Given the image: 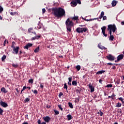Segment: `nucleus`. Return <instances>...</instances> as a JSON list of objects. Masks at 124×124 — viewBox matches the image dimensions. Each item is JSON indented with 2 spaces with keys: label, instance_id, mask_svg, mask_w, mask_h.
<instances>
[{
  "label": "nucleus",
  "instance_id": "1",
  "mask_svg": "<svg viewBox=\"0 0 124 124\" xmlns=\"http://www.w3.org/2000/svg\"><path fill=\"white\" fill-rule=\"evenodd\" d=\"M52 11L53 12L54 16H56V17H58V18L65 16V11L61 7L53 8L52 9Z\"/></svg>",
  "mask_w": 124,
  "mask_h": 124
},
{
  "label": "nucleus",
  "instance_id": "2",
  "mask_svg": "<svg viewBox=\"0 0 124 124\" xmlns=\"http://www.w3.org/2000/svg\"><path fill=\"white\" fill-rule=\"evenodd\" d=\"M108 31L109 34H111L112 31V32H115L117 31V27L115 24L109 25L108 26Z\"/></svg>",
  "mask_w": 124,
  "mask_h": 124
},
{
  "label": "nucleus",
  "instance_id": "3",
  "mask_svg": "<svg viewBox=\"0 0 124 124\" xmlns=\"http://www.w3.org/2000/svg\"><path fill=\"white\" fill-rule=\"evenodd\" d=\"M65 24L68 27H72V26H73V22L70 21L69 18H68L66 21Z\"/></svg>",
  "mask_w": 124,
  "mask_h": 124
},
{
  "label": "nucleus",
  "instance_id": "4",
  "mask_svg": "<svg viewBox=\"0 0 124 124\" xmlns=\"http://www.w3.org/2000/svg\"><path fill=\"white\" fill-rule=\"evenodd\" d=\"M107 58L108 60V61H115V57L111 54H109L108 56H107Z\"/></svg>",
  "mask_w": 124,
  "mask_h": 124
},
{
  "label": "nucleus",
  "instance_id": "5",
  "mask_svg": "<svg viewBox=\"0 0 124 124\" xmlns=\"http://www.w3.org/2000/svg\"><path fill=\"white\" fill-rule=\"evenodd\" d=\"M101 30H102V32L104 36H105V37H107V34L105 33V30H106V27L105 26H104L101 28Z\"/></svg>",
  "mask_w": 124,
  "mask_h": 124
},
{
  "label": "nucleus",
  "instance_id": "6",
  "mask_svg": "<svg viewBox=\"0 0 124 124\" xmlns=\"http://www.w3.org/2000/svg\"><path fill=\"white\" fill-rule=\"evenodd\" d=\"M32 46V44L29 43L25 46H24V49H29V48H31Z\"/></svg>",
  "mask_w": 124,
  "mask_h": 124
},
{
  "label": "nucleus",
  "instance_id": "7",
  "mask_svg": "<svg viewBox=\"0 0 124 124\" xmlns=\"http://www.w3.org/2000/svg\"><path fill=\"white\" fill-rule=\"evenodd\" d=\"M43 120L46 122V123H49L50 121V120H51V118L49 117L48 116H46L45 117H43Z\"/></svg>",
  "mask_w": 124,
  "mask_h": 124
},
{
  "label": "nucleus",
  "instance_id": "8",
  "mask_svg": "<svg viewBox=\"0 0 124 124\" xmlns=\"http://www.w3.org/2000/svg\"><path fill=\"white\" fill-rule=\"evenodd\" d=\"M89 87L90 90H91V93H93V92H94V88L93 87V86L91 84H89Z\"/></svg>",
  "mask_w": 124,
  "mask_h": 124
},
{
  "label": "nucleus",
  "instance_id": "9",
  "mask_svg": "<svg viewBox=\"0 0 124 124\" xmlns=\"http://www.w3.org/2000/svg\"><path fill=\"white\" fill-rule=\"evenodd\" d=\"M0 104L1 106H2V107H7V106H8V105H7V104L4 102H2V101H1L0 102Z\"/></svg>",
  "mask_w": 124,
  "mask_h": 124
},
{
  "label": "nucleus",
  "instance_id": "10",
  "mask_svg": "<svg viewBox=\"0 0 124 124\" xmlns=\"http://www.w3.org/2000/svg\"><path fill=\"white\" fill-rule=\"evenodd\" d=\"M13 50L16 54H18V52L19 51V46H16V47H14Z\"/></svg>",
  "mask_w": 124,
  "mask_h": 124
},
{
  "label": "nucleus",
  "instance_id": "11",
  "mask_svg": "<svg viewBox=\"0 0 124 124\" xmlns=\"http://www.w3.org/2000/svg\"><path fill=\"white\" fill-rule=\"evenodd\" d=\"M124 59V55L123 54H121L119 55L117 57V61H121V60H123Z\"/></svg>",
  "mask_w": 124,
  "mask_h": 124
},
{
  "label": "nucleus",
  "instance_id": "12",
  "mask_svg": "<svg viewBox=\"0 0 124 124\" xmlns=\"http://www.w3.org/2000/svg\"><path fill=\"white\" fill-rule=\"evenodd\" d=\"M76 31H77V32H78V33H80V32H83L82 28L80 27L76 29Z\"/></svg>",
  "mask_w": 124,
  "mask_h": 124
},
{
  "label": "nucleus",
  "instance_id": "13",
  "mask_svg": "<svg viewBox=\"0 0 124 124\" xmlns=\"http://www.w3.org/2000/svg\"><path fill=\"white\" fill-rule=\"evenodd\" d=\"M71 6H73V7L77 5V2H76V1H73L72 2H71Z\"/></svg>",
  "mask_w": 124,
  "mask_h": 124
},
{
  "label": "nucleus",
  "instance_id": "14",
  "mask_svg": "<svg viewBox=\"0 0 124 124\" xmlns=\"http://www.w3.org/2000/svg\"><path fill=\"white\" fill-rule=\"evenodd\" d=\"M0 90H1V92L2 93H6L8 92L7 90H5V88H4V87H2V88H1Z\"/></svg>",
  "mask_w": 124,
  "mask_h": 124
},
{
  "label": "nucleus",
  "instance_id": "15",
  "mask_svg": "<svg viewBox=\"0 0 124 124\" xmlns=\"http://www.w3.org/2000/svg\"><path fill=\"white\" fill-rule=\"evenodd\" d=\"M98 48H99L100 49H101L102 50H106V47L102 46H101L100 44H99L98 46Z\"/></svg>",
  "mask_w": 124,
  "mask_h": 124
},
{
  "label": "nucleus",
  "instance_id": "16",
  "mask_svg": "<svg viewBox=\"0 0 124 124\" xmlns=\"http://www.w3.org/2000/svg\"><path fill=\"white\" fill-rule=\"evenodd\" d=\"M98 18H92V19H84L85 21H86V22H89L90 21H93V20H97Z\"/></svg>",
  "mask_w": 124,
  "mask_h": 124
},
{
  "label": "nucleus",
  "instance_id": "17",
  "mask_svg": "<svg viewBox=\"0 0 124 124\" xmlns=\"http://www.w3.org/2000/svg\"><path fill=\"white\" fill-rule=\"evenodd\" d=\"M112 6H116L117 5V1L116 0H113L111 3Z\"/></svg>",
  "mask_w": 124,
  "mask_h": 124
},
{
  "label": "nucleus",
  "instance_id": "18",
  "mask_svg": "<svg viewBox=\"0 0 124 124\" xmlns=\"http://www.w3.org/2000/svg\"><path fill=\"white\" fill-rule=\"evenodd\" d=\"M110 34V37H109V40H111V41H113L114 40V36L112 35V33Z\"/></svg>",
  "mask_w": 124,
  "mask_h": 124
},
{
  "label": "nucleus",
  "instance_id": "19",
  "mask_svg": "<svg viewBox=\"0 0 124 124\" xmlns=\"http://www.w3.org/2000/svg\"><path fill=\"white\" fill-rule=\"evenodd\" d=\"M72 85H73V86H77V81L76 80H74V81H73L72 82Z\"/></svg>",
  "mask_w": 124,
  "mask_h": 124
},
{
  "label": "nucleus",
  "instance_id": "20",
  "mask_svg": "<svg viewBox=\"0 0 124 124\" xmlns=\"http://www.w3.org/2000/svg\"><path fill=\"white\" fill-rule=\"evenodd\" d=\"M104 16V12H102L100 15V16L99 17V19H102Z\"/></svg>",
  "mask_w": 124,
  "mask_h": 124
},
{
  "label": "nucleus",
  "instance_id": "21",
  "mask_svg": "<svg viewBox=\"0 0 124 124\" xmlns=\"http://www.w3.org/2000/svg\"><path fill=\"white\" fill-rule=\"evenodd\" d=\"M121 82V79H117L116 82H115V84L117 86H118V85H120V83Z\"/></svg>",
  "mask_w": 124,
  "mask_h": 124
},
{
  "label": "nucleus",
  "instance_id": "22",
  "mask_svg": "<svg viewBox=\"0 0 124 124\" xmlns=\"http://www.w3.org/2000/svg\"><path fill=\"white\" fill-rule=\"evenodd\" d=\"M105 72V71H99L96 73V74H102V73H104Z\"/></svg>",
  "mask_w": 124,
  "mask_h": 124
},
{
  "label": "nucleus",
  "instance_id": "23",
  "mask_svg": "<svg viewBox=\"0 0 124 124\" xmlns=\"http://www.w3.org/2000/svg\"><path fill=\"white\" fill-rule=\"evenodd\" d=\"M39 51V46H38L37 47H36L34 50V53H38V52Z\"/></svg>",
  "mask_w": 124,
  "mask_h": 124
},
{
  "label": "nucleus",
  "instance_id": "24",
  "mask_svg": "<svg viewBox=\"0 0 124 124\" xmlns=\"http://www.w3.org/2000/svg\"><path fill=\"white\" fill-rule=\"evenodd\" d=\"M67 118L68 119V121H70L72 119V116L71 115L69 114L67 116Z\"/></svg>",
  "mask_w": 124,
  "mask_h": 124
},
{
  "label": "nucleus",
  "instance_id": "25",
  "mask_svg": "<svg viewBox=\"0 0 124 124\" xmlns=\"http://www.w3.org/2000/svg\"><path fill=\"white\" fill-rule=\"evenodd\" d=\"M97 114H99V115H100L101 117H102V116H103V112H102L101 110H99V111L97 112Z\"/></svg>",
  "mask_w": 124,
  "mask_h": 124
},
{
  "label": "nucleus",
  "instance_id": "26",
  "mask_svg": "<svg viewBox=\"0 0 124 124\" xmlns=\"http://www.w3.org/2000/svg\"><path fill=\"white\" fill-rule=\"evenodd\" d=\"M71 27H72L66 26L67 30L68 31H71Z\"/></svg>",
  "mask_w": 124,
  "mask_h": 124
},
{
  "label": "nucleus",
  "instance_id": "27",
  "mask_svg": "<svg viewBox=\"0 0 124 124\" xmlns=\"http://www.w3.org/2000/svg\"><path fill=\"white\" fill-rule=\"evenodd\" d=\"M68 105L69 107L71 108V109L73 108V105H72V103L69 102L68 103Z\"/></svg>",
  "mask_w": 124,
  "mask_h": 124
},
{
  "label": "nucleus",
  "instance_id": "28",
  "mask_svg": "<svg viewBox=\"0 0 124 124\" xmlns=\"http://www.w3.org/2000/svg\"><path fill=\"white\" fill-rule=\"evenodd\" d=\"M76 68H77L78 71H79V70H80V69H81V66L78 65L76 66Z\"/></svg>",
  "mask_w": 124,
  "mask_h": 124
},
{
  "label": "nucleus",
  "instance_id": "29",
  "mask_svg": "<svg viewBox=\"0 0 124 124\" xmlns=\"http://www.w3.org/2000/svg\"><path fill=\"white\" fill-rule=\"evenodd\" d=\"M118 99L120 100L123 104H124V98H123V97L118 98Z\"/></svg>",
  "mask_w": 124,
  "mask_h": 124
},
{
  "label": "nucleus",
  "instance_id": "30",
  "mask_svg": "<svg viewBox=\"0 0 124 124\" xmlns=\"http://www.w3.org/2000/svg\"><path fill=\"white\" fill-rule=\"evenodd\" d=\"M6 59V56L3 55L1 58V61L3 62Z\"/></svg>",
  "mask_w": 124,
  "mask_h": 124
},
{
  "label": "nucleus",
  "instance_id": "31",
  "mask_svg": "<svg viewBox=\"0 0 124 124\" xmlns=\"http://www.w3.org/2000/svg\"><path fill=\"white\" fill-rule=\"evenodd\" d=\"M54 112L55 113V115H59V114H60V112H59V111L57 110H54Z\"/></svg>",
  "mask_w": 124,
  "mask_h": 124
},
{
  "label": "nucleus",
  "instance_id": "32",
  "mask_svg": "<svg viewBox=\"0 0 124 124\" xmlns=\"http://www.w3.org/2000/svg\"><path fill=\"white\" fill-rule=\"evenodd\" d=\"M121 106H122V104L120 103H118L116 107H117L118 108H119L121 107Z\"/></svg>",
  "mask_w": 124,
  "mask_h": 124
},
{
  "label": "nucleus",
  "instance_id": "33",
  "mask_svg": "<svg viewBox=\"0 0 124 124\" xmlns=\"http://www.w3.org/2000/svg\"><path fill=\"white\" fill-rule=\"evenodd\" d=\"M78 18H79L78 16H74L72 19L73 20H78Z\"/></svg>",
  "mask_w": 124,
  "mask_h": 124
},
{
  "label": "nucleus",
  "instance_id": "34",
  "mask_svg": "<svg viewBox=\"0 0 124 124\" xmlns=\"http://www.w3.org/2000/svg\"><path fill=\"white\" fill-rule=\"evenodd\" d=\"M67 85L66 84V83H65L64 84V88L66 89V91H67Z\"/></svg>",
  "mask_w": 124,
  "mask_h": 124
},
{
  "label": "nucleus",
  "instance_id": "35",
  "mask_svg": "<svg viewBox=\"0 0 124 124\" xmlns=\"http://www.w3.org/2000/svg\"><path fill=\"white\" fill-rule=\"evenodd\" d=\"M29 101H30V98H26L24 100V102H29Z\"/></svg>",
  "mask_w": 124,
  "mask_h": 124
},
{
  "label": "nucleus",
  "instance_id": "36",
  "mask_svg": "<svg viewBox=\"0 0 124 124\" xmlns=\"http://www.w3.org/2000/svg\"><path fill=\"white\" fill-rule=\"evenodd\" d=\"M112 87H113V85H112V84H108L106 86L107 88H112Z\"/></svg>",
  "mask_w": 124,
  "mask_h": 124
},
{
  "label": "nucleus",
  "instance_id": "37",
  "mask_svg": "<svg viewBox=\"0 0 124 124\" xmlns=\"http://www.w3.org/2000/svg\"><path fill=\"white\" fill-rule=\"evenodd\" d=\"M88 31L87 28H82V32L84 31V32H86V31Z\"/></svg>",
  "mask_w": 124,
  "mask_h": 124
},
{
  "label": "nucleus",
  "instance_id": "38",
  "mask_svg": "<svg viewBox=\"0 0 124 124\" xmlns=\"http://www.w3.org/2000/svg\"><path fill=\"white\" fill-rule=\"evenodd\" d=\"M32 92H33V93L35 94H37V93H38L37 90H35L34 91H33V90H32Z\"/></svg>",
  "mask_w": 124,
  "mask_h": 124
},
{
  "label": "nucleus",
  "instance_id": "39",
  "mask_svg": "<svg viewBox=\"0 0 124 124\" xmlns=\"http://www.w3.org/2000/svg\"><path fill=\"white\" fill-rule=\"evenodd\" d=\"M62 95H63V93H62V92H60L59 94V97H60V98H61Z\"/></svg>",
  "mask_w": 124,
  "mask_h": 124
},
{
  "label": "nucleus",
  "instance_id": "40",
  "mask_svg": "<svg viewBox=\"0 0 124 124\" xmlns=\"http://www.w3.org/2000/svg\"><path fill=\"white\" fill-rule=\"evenodd\" d=\"M2 113H3V110L0 108V115H2Z\"/></svg>",
  "mask_w": 124,
  "mask_h": 124
},
{
  "label": "nucleus",
  "instance_id": "41",
  "mask_svg": "<svg viewBox=\"0 0 124 124\" xmlns=\"http://www.w3.org/2000/svg\"><path fill=\"white\" fill-rule=\"evenodd\" d=\"M29 83H31V84H32V83H33V80L32 79H29Z\"/></svg>",
  "mask_w": 124,
  "mask_h": 124
},
{
  "label": "nucleus",
  "instance_id": "42",
  "mask_svg": "<svg viewBox=\"0 0 124 124\" xmlns=\"http://www.w3.org/2000/svg\"><path fill=\"white\" fill-rule=\"evenodd\" d=\"M58 107H59V108L61 110V111H62L63 108H62V105H58Z\"/></svg>",
  "mask_w": 124,
  "mask_h": 124
},
{
  "label": "nucleus",
  "instance_id": "43",
  "mask_svg": "<svg viewBox=\"0 0 124 124\" xmlns=\"http://www.w3.org/2000/svg\"><path fill=\"white\" fill-rule=\"evenodd\" d=\"M2 11H3V8H2V7L0 6V13H1Z\"/></svg>",
  "mask_w": 124,
  "mask_h": 124
},
{
  "label": "nucleus",
  "instance_id": "44",
  "mask_svg": "<svg viewBox=\"0 0 124 124\" xmlns=\"http://www.w3.org/2000/svg\"><path fill=\"white\" fill-rule=\"evenodd\" d=\"M12 65H13V66L14 67H16H16L18 66V65H17V64H15V63H13V64H12Z\"/></svg>",
  "mask_w": 124,
  "mask_h": 124
},
{
  "label": "nucleus",
  "instance_id": "45",
  "mask_svg": "<svg viewBox=\"0 0 124 124\" xmlns=\"http://www.w3.org/2000/svg\"><path fill=\"white\" fill-rule=\"evenodd\" d=\"M10 14H11V15H12L13 16L14 15H15L16 14H17V12H15V13L11 12V13H10Z\"/></svg>",
  "mask_w": 124,
  "mask_h": 124
},
{
  "label": "nucleus",
  "instance_id": "46",
  "mask_svg": "<svg viewBox=\"0 0 124 124\" xmlns=\"http://www.w3.org/2000/svg\"><path fill=\"white\" fill-rule=\"evenodd\" d=\"M76 1V2H77V4L79 3V4H81V0H77Z\"/></svg>",
  "mask_w": 124,
  "mask_h": 124
},
{
  "label": "nucleus",
  "instance_id": "47",
  "mask_svg": "<svg viewBox=\"0 0 124 124\" xmlns=\"http://www.w3.org/2000/svg\"><path fill=\"white\" fill-rule=\"evenodd\" d=\"M37 37H32L31 39V40H35V39H37Z\"/></svg>",
  "mask_w": 124,
  "mask_h": 124
},
{
  "label": "nucleus",
  "instance_id": "48",
  "mask_svg": "<svg viewBox=\"0 0 124 124\" xmlns=\"http://www.w3.org/2000/svg\"><path fill=\"white\" fill-rule=\"evenodd\" d=\"M26 89H27V87L26 86H24L23 87V89L21 90V92H23V91H25V90H26Z\"/></svg>",
  "mask_w": 124,
  "mask_h": 124
},
{
  "label": "nucleus",
  "instance_id": "49",
  "mask_svg": "<svg viewBox=\"0 0 124 124\" xmlns=\"http://www.w3.org/2000/svg\"><path fill=\"white\" fill-rule=\"evenodd\" d=\"M68 80L69 82H71V81H72V77L69 78Z\"/></svg>",
  "mask_w": 124,
  "mask_h": 124
},
{
  "label": "nucleus",
  "instance_id": "50",
  "mask_svg": "<svg viewBox=\"0 0 124 124\" xmlns=\"http://www.w3.org/2000/svg\"><path fill=\"white\" fill-rule=\"evenodd\" d=\"M43 87H44L43 83H41L40 84V88H41V89H43Z\"/></svg>",
  "mask_w": 124,
  "mask_h": 124
},
{
  "label": "nucleus",
  "instance_id": "51",
  "mask_svg": "<svg viewBox=\"0 0 124 124\" xmlns=\"http://www.w3.org/2000/svg\"><path fill=\"white\" fill-rule=\"evenodd\" d=\"M32 30V28H30L28 29L29 32H31V31Z\"/></svg>",
  "mask_w": 124,
  "mask_h": 124
},
{
  "label": "nucleus",
  "instance_id": "52",
  "mask_svg": "<svg viewBox=\"0 0 124 124\" xmlns=\"http://www.w3.org/2000/svg\"><path fill=\"white\" fill-rule=\"evenodd\" d=\"M46 10L45 9V8H44L42 9L43 14H44V13L46 12Z\"/></svg>",
  "mask_w": 124,
  "mask_h": 124
},
{
  "label": "nucleus",
  "instance_id": "53",
  "mask_svg": "<svg viewBox=\"0 0 124 124\" xmlns=\"http://www.w3.org/2000/svg\"><path fill=\"white\" fill-rule=\"evenodd\" d=\"M107 19V17L106 16H104L103 17V20H106Z\"/></svg>",
  "mask_w": 124,
  "mask_h": 124
},
{
  "label": "nucleus",
  "instance_id": "54",
  "mask_svg": "<svg viewBox=\"0 0 124 124\" xmlns=\"http://www.w3.org/2000/svg\"><path fill=\"white\" fill-rule=\"evenodd\" d=\"M37 123L38 124H41V121L40 120H38Z\"/></svg>",
  "mask_w": 124,
  "mask_h": 124
},
{
  "label": "nucleus",
  "instance_id": "55",
  "mask_svg": "<svg viewBox=\"0 0 124 124\" xmlns=\"http://www.w3.org/2000/svg\"><path fill=\"white\" fill-rule=\"evenodd\" d=\"M99 82L100 84H102V79H99Z\"/></svg>",
  "mask_w": 124,
  "mask_h": 124
},
{
  "label": "nucleus",
  "instance_id": "56",
  "mask_svg": "<svg viewBox=\"0 0 124 124\" xmlns=\"http://www.w3.org/2000/svg\"><path fill=\"white\" fill-rule=\"evenodd\" d=\"M116 96V95H115L114 94H113L112 95H111V98H113L114 97Z\"/></svg>",
  "mask_w": 124,
  "mask_h": 124
},
{
  "label": "nucleus",
  "instance_id": "57",
  "mask_svg": "<svg viewBox=\"0 0 124 124\" xmlns=\"http://www.w3.org/2000/svg\"><path fill=\"white\" fill-rule=\"evenodd\" d=\"M68 85H70V86H71V82L69 81V82H68Z\"/></svg>",
  "mask_w": 124,
  "mask_h": 124
},
{
  "label": "nucleus",
  "instance_id": "58",
  "mask_svg": "<svg viewBox=\"0 0 124 124\" xmlns=\"http://www.w3.org/2000/svg\"><path fill=\"white\" fill-rule=\"evenodd\" d=\"M107 64H108V65H112L113 64V63H108Z\"/></svg>",
  "mask_w": 124,
  "mask_h": 124
},
{
  "label": "nucleus",
  "instance_id": "59",
  "mask_svg": "<svg viewBox=\"0 0 124 124\" xmlns=\"http://www.w3.org/2000/svg\"><path fill=\"white\" fill-rule=\"evenodd\" d=\"M121 25H122V26L124 25V21L121 22Z\"/></svg>",
  "mask_w": 124,
  "mask_h": 124
},
{
  "label": "nucleus",
  "instance_id": "60",
  "mask_svg": "<svg viewBox=\"0 0 124 124\" xmlns=\"http://www.w3.org/2000/svg\"><path fill=\"white\" fill-rule=\"evenodd\" d=\"M36 37H37V39H38L39 38H40V36H36Z\"/></svg>",
  "mask_w": 124,
  "mask_h": 124
},
{
  "label": "nucleus",
  "instance_id": "61",
  "mask_svg": "<svg viewBox=\"0 0 124 124\" xmlns=\"http://www.w3.org/2000/svg\"><path fill=\"white\" fill-rule=\"evenodd\" d=\"M112 69H116V66H114L112 67Z\"/></svg>",
  "mask_w": 124,
  "mask_h": 124
},
{
  "label": "nucleus",
  "instance_id": "62",
  "mask_svg": "<svg viewBox=\"0 0 124 124\" xmlns=\"http://www.w3.org/2000/svg\"><path fill=\"white\" fill-rule=\"evenodd\" d=\"M6 42H7V41H6V40H5V41H4V45H5V43H6Z\"/></svg>",
  "mask_w": 124,
  "mask_h": 124
},
{
  "label": "nucleus",
  "instance_id": "63",
  "mask_svg": "<svg viewBox=\"0 0 124 124\" xmlns=\"http://www.w3.org/2000/svg\"><path fill=\"white\" fill-rule=\"evenodd\" d=\"M41 124H46V122H42Z\"/></svg>",
  "mask_w": 124,
  "mask_h": 124
},
{
  "label": "nucleus",
  "instance_id": "64",
  "mask_svg": "<svg viewBox=\"0 0 124 124\" xmlns=\"http://www.w3.org/2000/svg\"><path fill=\"white\" fill-rule=\"evenodd\" d=\"M22 124H29V123L28 122H24Z\"/></svg>",
  "mask_w": 124,
  "mask_h": 124
}]
</instances>
